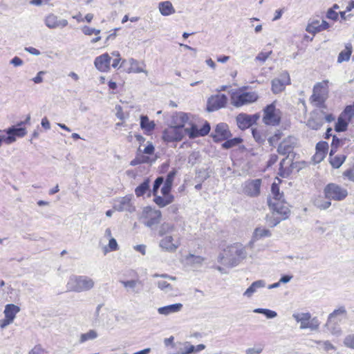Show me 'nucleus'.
Masks as SVG:
<instances>
[{"label":"nucleus","instance_id":"34","mask_svg":"<svg viewBox=\"0 0 354 354\" xmlns=\"http://www.w3.org/2000/svg\"><path fill=\"white\" fill-rule=\"evenodd\" d=\"M153 201L160 207H164L174 201V196H163V197H162L156 194L154 196Z\"/></svg>","mask_w":354,"mask_h":354},{"label":"nucleus","instance_id":"8","mask_svg":"<svg viewBox=\"0 0 354 354\" xmlns=\"http://www.w3.org/2000/svg\"><path fill=\"white\" fill-rule=\"evenodd\" d=\"M328 97V89L324 83H317L314 86L311 102L319 108H325L324 102Z\"/></svg>","mask_w":354,"mask_h":354},{"label":"nucleus","instance_id":"14","mask_svg":"<svg viewBox=\"0 0 354 354\" xmlns=\"http://www.w3.org/2000/svg\"><path fill=\"white\" fill-rule=\"evenodd\" d=\"M261 180L254 179L245 181L243 185V192L250 197L258 196L260 194Z\"/></svg>","mask_w":354,"mask_h":354},{"label":"nucleus","instance_id":"17","mask_svg":"<svg viewBox=\"0 0 354 354\" xmlns=\"http://www.w3.org/2000/svg\"><path fill=\"white\" fill-rule=\"evenodd\" d=\"M44 24L50 29L63 28L68 25V21L65 19H59L58 16L50 13L45 17Z\"/></svg>","mask_w":354,"mask_h":354},{"label":"nucleus","instance_id":"45","mask_svg":"<svg viewBox=\"0 0 354 354\" xmlns=\"http://www.w3.org/2000/svg\"><path fill=\"white\" fill-rule=\"evenodd\" d=\"M341 114L351 121L354 117V107L352 104L346 106Z\"/></svg>","mask_w":354,"mask_h":354},{"label":"nucleus","instance_id":"31","mask_svg":"<svg viewBox=\"0 0 354 354\" xmlns=\"http://www.w3.org/2000/svg\"><path fill=\"white\" fill-rule=\"evenodd\" d=\"M157 286L158 288H160L166 294L169 295H176L177 291L174 290V287L165 280L158 281Z\"/></svg>","mask_w":354,"mask_h":354},{"label":"nucleus","instance_id":"12","mask_svg":"<svg viewBox=\"0 0 354 354\" xmlns=\"http://www.w3.org/2000/svg\"><path fill=\"white\" fill-rule=\"evenodd\" d=\"M290 84V78L287 71L281 73L280 77L272 80V91L274 94L281 93L284 91L286 86Z\"/></svg>","mask_w":354,"mask_h":354},{"label":"nucleus","instance_id":"57","mask_svg":"<svg viewBox=\"0 0 354 354\" xmlns=\"http://www.w3.org/2000/svg\"><path fill=\"white\" fill-rule=\"evenodd\" d=\"M328 149V144L325 142H318L316 145V150L320 152L326 153V151Z\"/></svg>","mask_w":354,"mask_h":354},{"label":"nucleus","instance_id":"54","mask_svg":"<svg viewBox=\"0 0 354 354\" xmlns=\"http://www.w3.org/2000/svg\"><path fill=\"white\" fill-rule=\"evenodd\" d=\"M176 175V171L175 169H173L172 171H169L168 173V174L167 175V178L164 183L172 186Z\"/></svg>","mask_w":354,"mask_h":354},{"label":"nucleus","instance_id":"33","mask_svg":"<svg viewBox=\"0 0 354 354\" xmlns=\"http://www.w3.org/2000/svg\"><path fill=\"white\" fill-rule=\"evenodd\" d=\"M271 234V232L265 227H257L253 232L252 239L258 241L264 237H270Z\"/></svg>","mask_w":354,"mask_h":354},{"label":"nucleus","instance_id":"52","mask_svg":"<svg viewBox=\"0 0 354 354\" xmlns=\"http://www.w3.org/2000/svg\"><path fill=\"white\" fill-rule=\"evenodd\" d=\"M342 140L337 138L335 136L333 137V141L331 144L330 153H335L337 151V147L340 145Z\"/></svg>","mask_w":354,"mask_h":354},{"label":"nucleus","instance_id":"1","mask_svg":"<svg viewBox=\"0 0 354 354\" xmlns=\"http://www.w3.org/2000/svg\"><path fill=\"white\" fill-rule=\"evenodd\" d=\"M209 131L210 125L208 122H205L203 127L199 129L194 124H191V127H186L185 129L171 126L163 131L162 139L167 142H178L183 138L185 134H187L189 138L193 139L199 136H206Z\"/></svg>","mask_w":354,"mask_h":354},{"label":"nucleus","instance_id":"42","mask_svg":"<svg viewBox=\"0 0 354 354\" xmlns=\"http://www.w3.org/2000/svg\"><path fill=\"white\" fill-rule=\"evenodd\" d=\"M174 230L175 226L174 224L164 223L161 225L158 233L160 236H166L168 234L172 233Z\"/></svg>","mask_w":354,"mask_h":354},{"label":"nucleus","instance_id":"44","mask_svg":"<svg viewBox=\"0 0 354 354\" xmlns=\"http://www.w3.org/2000/svg\"><path fill=\"white\" fill-rule=\"evenodd\" d=\"M253 312L263 314L268 319H272L277 316V313L275 311L266 308H256Z\"/></svg>","mask_w":354,"mask_h":354},{"label":"nucleus","instance_id":"3","mask_svg":"<svg viewBox=\"0 0 354 354\" xmlns=\"http://www.w3.org/2000/svg\"><path fill=\"white\" fill-rule=\"evenodd\" d=\"M94 286V280L88 276L72 275L67 282L66 288L68 291L82 292L91 290Z\"/></svg>","mask_w":354,"mask_h":354},{"label":"nucleus","instance_id":"29","mask_svg":"<svg viewBox=\"0 0 354 354\" xmlns=\"http://www.w3.org/2000/svg\"><path fill=\"white\" fill-rule=\"evenodd\" d=\"M353 52V47L351 43H347L345 45V48L342 50L337 57V62L342 63L347 62L350 59L351 55Z\"/></svg>","mask_w":354,"mask_h":354},{"label":"nucleus","instance_id":"10","mask_svg":"<svg viewBox=\"0 0 354 354\" xmlns=\"http://www.w3.org/2000/svg\"><path fill=\"white\" fill-rule=\"evenodd\" d=\"M143 216L147 219L144 223L145 225L148 227L153 228L160 222L162 214L160 210L147 207L143 210Z\"/></svg>","mask_w":354,"mask_h":354},{"label":"nucleus","instance_id":"61","mask_svg":"<svg viewBox=\"0 0 354 354\" xmlns=\"http://www.w3.org/2000/svg\"><path fill=\"white\" fill-rule=\"evenodd\" d=\"M46 73V71H41L37 73V75L32 79L35 84H39L43 82L42 75Z\"/></svg>","mask_w":354,"mask_h":354},{"label":"nucleus","instance_id":"9","mask_svg":"<svg viewBox=\"0 0 354 354\" xmlns=\"http://www.w3.org/2000/svg\"><path fill=\"white\" fill-rule=\"evenodd\" d=\"M281 113L277 109L274 103H272L263 109V121L267 125L276 126L280 122Z\"/></svg>","mask_w":354,"mask_h":354},{"label":"nucleus","instance_id":"43","mask_svg":"<svg viewBox=\"0 0 354 354\" xmlns=\"http://www.w3.org/2000/svg\"><path fill=\"white\" fill-rule=\"evenodd\" d=\"M314 205L320 209H326L331 205V202L330 200H324L319 196L315 199Z\"/></svg>","mask_w":354,"mask_h":354},{"label":"nucleus","instance_id":"48","mask_svg":"<svg viewBox=\"0 0 354 354\" xmlns=\"http://www.w3.org/2000/svg\"><path fill=\"white\" fill-rule=\"evenodd\" d=\"M241 142V139L235 138L226 140L223 145V147L225 149H230L234 146L239 145Z\"/></svg>","mask_w":354,"mask_h":354},{"label":"nucleus","instance_id":"20","mask_svg":"<svg viewBox=\"0 0 354 354\" xmlns=\"http://www.w3.org/2000/svg\"><path fill=\"white\" fill-rule=\"evenodd\" d=\"M171 123L173 127H178L185 129L186 124L190 126L192 123L189 122V114L184 112H176L171 115Z\"/></svg>","mask_w":354,"mask_h":354},{"label":"nucleus","instance_id":"21","mask_svg":"<svg viewBox=\"0 0 354 354\" xmlns=\"http://www.w3.org/2000/svg\"><path fill=\"white\" fill-rule=\"evenodd\" d=\"M111 57L104 53L95 59L94 64L97 70L101 72H107L110 68Z\"/></svg>","mask_w":354,"mask_h":354},{"label":"nucleus","instance_id":"37","mask_svg":"<svg viewBox=\"0 0 354 354\" xmlns=\"http://www.w3.org/2000/svg\"><path fill=\"white\" fill-rule=\"evenodd\" d=\"M129 63L131 66L129 72H133L136 73H144L147 75V71H145L142 66H140L138 61L133 58L129 59Z\"/></svg>","mask_w":354,"mask_h":354},{"label":"nucleus","instance_id":"13","mask_svg":"<svg viewBox=\"0 0 354 354\" xmlns=\"http://www.w3.org/2000/svg\"><path fill=\"white\" fill-rule=\"evenodd\" d=\"M227 97L224 94H217L211 96L207 101V111H214L225 106Z\"/></svg>","mask_w":354,"mask_h":354},{"label":"nucleus","instance_id":"49","mask_svg":"<svg viewBox=\"0 0 354 354\" xmlns=\"http://www.w3.org/2000/svg\"><path fill=\"white\" fill-rule=\"evenodd\" d=\"M149 160V158L147 156L138 155L137 157L131 162V165L135 166L138 164L146 163L148 162Z\"/></svg>","mask_w":354,"mask_h":354},{"label":"nucleus","instance_id":"58","mask_svg":"<svg viewBox=\"0 0 354 354\" xmlns=\"http://www.w3.org/2000/svg\"><path fill=\"white\" fill-rule=\"evenodd\" d=\"M172 186L164 183V185L161 189V193L163 196H171L169 194Z\"/></svg>","mask_w":354,"mask_h":354},{"label":"nucleus","instance_id":"18","mask_svg":"<svg viewBox=\"0 0 354 354\" xmlns=\"http://www.w3.org/2000/svg\"><path fill=\"white\" fill-rule=\"evenodd\" d=\"M296 145L297 139L293 136H288L279 144L277 151L281 155H288L293 151Z\"/></svg>","mask_w":354,"mask_h":354},{"label":"nucleus","instance_id":"56","mask_svg":"<svg viewBox=\"0 0 354 354\" xmlns=\"http://www.w3.org/2000/svg\"><path fill=\"white\" fill-rule=\"evenodd\" d=\"M154 151L155 148L152 142H148L147 146L143 149L142 152L145 154L151 155L154 153Z\"/></svg>","mask_w":354,"mask_h":354},{"label":"nucleus","instance_id":"23","mask_svg":"<svg viewBox=\"0 0 354 354\" xmlns=\"http://www.w3.org/2000/svg\"><path fill=\"white\" fill-rule=\"evenodd\" d=\"M328 318L341 324L343 319L347 318V310L345 306H341L337 309H335L328 315Z\"/></svg>","mask_w":354,"mask_h":354},{"label":"nucleus","instance_id":"59","mask_svg":"<svg viewBox=\"0 0 354 354\" xmlns=\"http://www.w3.org/2000/svg\"><path fill=\"white\" fill-rule=\"evenodd\" d=\"M270 54H271V52H268V53L261 52V53H259L258 55L256 57V59L259 60L260 62H264L268 58V57L270 56Z\"/></svg>","mask_w":354,"mask_h":354},{"label":"nucleus","instance_id":"40","mask_svg":"<svg viewBox=\"0 0 354 354\" xmlns=\"http://www.w3.org/2000/svg\"><path fill=\"white\" fill-rule=\"evenodd\" d=\"M321 23L319 20H313L306 26V30L313 35L321 32Z\"/></svg>","mask_w":354,"mask_h":354},{"label":"nucleus","instance_id":"19","mask_svg":"<svg viewBox=\"0 0 354 354\" xmlns=\"http://www.w3.org/2000/svg\"><path fill=\"white\" fill-rule=\"evenodd\" d=\"M231 136V133L228 130V127L225 123H220L216 125L212 138L214 141L219 142L228 139Z\"/></svg>","mask_w":354,"mask_h":354},{"label":"nucleus","instance_id":"63","mask_svg":"<svg viewBox=\"0 0 354 354\" xmlns=\"http://www.w3.org/2000/svg\"><path fill=\"white\" fill-rule=\"evenodd\" d=\"M30 354H45V352L41 346L37 345L31 350Z\"/></svg>","mask_w":354,"mask_h":354},{"label":"nucleus","instance_id":"11","mask_svg":"<svg viewBox=\"0 0 354 354\" xmlns=\"http://www.w3.org/2000/svg\"><path fill=\"white\" fill-rule=\"evenodd\" d=\"M159 245L167 252H174L180 245V239L179 237L166 235L160 241Z\"/></svg>","mask_w":354,"mask_h":354},{"label":"nucleus","instance_id":"62","mask_svg":"<svg viewBox=\"0 0 354 354\" xmlns=\"http://www.w3.org/2000/svg\"><path fill=\"white\" fill-rule=\"evenodd\" d=\"M326 17L330 19L335 21L338 18V13L335 12L332 9H329L327 12Z\"/></svg>","mask_w":354,"mask_h":354},{"label":"nucleus","instance_id":"46","mask_svg":"<svg viewBox=\"0 0 354 354\" xmlns=\"http://www.w3.org/2000/svg\"><path fill=\"white\" fill-rule=\"evenodd\" d=\"M320 349H323L325 351H329L335 350V347L329 341H318L317 342Z\"/></svg>","mask_w":354,"mask_h":354},{"label":"nucleus","instance_id":"5","mask_svg":"<svg viewBox=\"0 0 354 354\" xmlns=\"http://www.w3.org/2000/svg\"><path fill=\"white\" fill-rule=\"evenodd\" d=\"M295 320L300 324L299 328L310 329L311 331L317 330L319 328L320 322L317 317H311L309 313H297L292 315Z\"/></svg>","mask_w":354,"mask_h":354},{"label":"nucleus","instance_id":"50","mask_svg":"<svg viewBox=\"0 0 354 354\" xmlns=\"http://www.w3.org/2000/svg\"><path fill=\"white\" fill-rule=\"evenodd\" d=\"M163 183L164 178L162 176H159L156 179L152 189V194L153 196L157 194L158 189Z\"/></svg>","mask_w":354,"mask_h":354},{"label":"nucleus","instance_id":"26","mask_svg":"<svg viewBox=\"0 0 354 354\" xmlns=\"http://www.w3.org/2000/svg\"><path fill=\"white\" fill-rule=\"evenodd\" d=\"M183 308V304L180 303L174 304L158 308V313L162 315H169L173 313L180 312Z\"/></svg>","mask_w":354,"mask_h":354},{"label":"nucleus","instance_id":"51","mask_svg":"<svg viewBox=\"0 0 354 354\" xmlns=\"http://www.w3.org/2000/svg\"><path fill=\"white\" fill-rule=\"evenodd\" d=\"M108 247L109 248V251H115L118 249V245L117 243L116 240L114 238H111L109 239ZM108 252L109 250L107 248H104V253H107Z\"/></svg>","mask_w":354,"mask_h":354},{"label":"nucleus","instance_id":"4","mask_svg":"<svg viewBox=\"0 0 354 354\" xmlns=\"http://www.w3.org/2000/svg\"><path fill=\"white\" fill-rule=\"evenodd\" d=\"M229 93L231 103L236 107L254 102L259 97L256 92H243L241 89H232Z\"/></svg>","mask_w":354,"mask_h":354},{"label":"nucleus","instance_id":"39","mask_svg":"<svg viewBox=\"0 0 354 354\" xmlns=\"http://www.w3.org/2000/svg\"><path fill=\"white\" fill-rule=\"evenodd\" d=\"M349 122L350 120L340 114L335 124V131L337 132H342L346 131Z\"/></svg>","mask_w":354,"mask_h":354},{"label":"nucleus","instance_id":"41","mask_svg":"<svg viewBox=\"0 0 354 354\" xmlns=\"http://www.w3.org/2000/svg\"><path fill=\"white\" fill-rule=\"evenodd\" d=\"M149 190V180L146 179L142 183L138 186L135 189V194L138 197L143 196Z\"/></svg>","mask_w":354,"mask_h":354},{"label":"nucleus","instance_id":"47","mask_svg":"<svg viewBox=\"0 0 354 354\" xmlns=\"http://www.w3.org/2000/svg\"><path fill=\"white\" fill-rule=\"evenodd\" d=\"M195 346L192 345L189 342H185L183 347L180 348V354H189L194 352Z\"/></svg>","mask_w":354,"mask_h":354},{"label":"nucleus","instance_id":"30","mask_svg":"<svg viewBox=\"0 0 354 354\" xmlns=\"http://www.w3.org/2000/svg\"><path fill=\"white\" fill-rule=\"evenodd\" d=\"M236 122L238 127L241 129H245L249 128L252 125V120L250 115H248L246 114H239L236 117Z\"/></svg>","mask_w":354,"mask_h":354},{"label":"nucleus","instance_id":"7","mask_svg":"<svg viewBox=\"0 0 354 354\" xmlns=\"http://www.w3.org/2000/svg\"><path fill=\"white\" fill-rule=\"evenodd\" d=\"M268 205L273 210L274 223L273 226L277 225L281 221L288 218L290 209L287 203L283 202L268 201Z\"/></svg>","mask_w":354,"mask_h":354},{"label":"nucleus","instance_id":"24","mask_svg":"<svg viewBox=\"0 0 354 354\" xmlns=\"http://www.w3.org/2000/svg\"><path fill=\"white\" fill-rule=\"evenodd\" d=\"M204 259L201 256H196L192 254L186 256L184 259L185 264L193 269H197L203 265Z\"/></svg>","mask_w":354,"mask_h":354},{"label":"nucleus","instance_id":"55","mask_svg":"<svg viewBox=\"0 0 354 354\" xmlns=\"http://www.w3.org/2000/svg\"><path fill=\"white\" fill-rule=\"evenodd\" d=\"M263 348L261 346H258L256 347L249 348L246 349V354H259L262 352Z\"/></svg>","mask_w":354,"mask_h":354},{"label":"nucleus","instance_id":"22","mask_svg":"<svg viewBox=\"0 0 354 354\" xmlns=\"http://www.w3.org/2000/svg\"><path fill=\"white\" fill-rule=\"evenodd\" d=\"M324 328L326 331L330 333L331 335L335 336H339L342 333V330L340 326V324L333 321L332 319L327 318L326 324L324 325Z\"/></svg>","mask_w":354,"mask_h":354},{"label":"nucleus","instance_id":"28","mask_svg":"<svg viewBox=\"0 0 354 354\" xmlns=\"http://www.w3.org/2000/svg\"><path fill=\"white\" fill-rule=\"evenodd\" d=\"M158 9L162 16H169L175 13V9L169 1H162L158 3Z\"/></svg>","mask_w":354,"mask_h":354},{"label":"nucleus","instance_id":"25","mask_svg":"<svg viewBox=\"0 0 354 354\" xmlns=\"http://www.w3.org/2000/svg\"><path fill=\"white\" fill-rule=\"evenodd\" d=\"M120 283L122 284L127 292H131L135 294H138L140 292V288H138V286L141 284V281L138 279L120 280Z\"/></svg>","mask_w":354,"mask_h":354},{"label":"nucleus","instance_id":"27","mask_svg":"<svg viewBox=\"0 0 354 354\" xmlns=\"http://www.w3.org/2000/svg\"><path fill=\"white\" fill-rule=\"evenodd\" d=\"M266 282L263 280H257L254 281L249 288L243 292V296L250 298L257 292L258 289L265 287Z\"/></svg>","mask_w":354,"mask_h":354},{"label":"nucleus","instance_id":"15","mask_svg":"<svg viewBox=\"0 0 354 354\" xmlns=\"http://www.w3.org/2000/svg\"><path fill=\"white\" fill-rule=\"evenodd\" d=\"M4 132L8 134V136H5V142L8 145L15 142L16 141V137L23 138L27 133L26 128L15 126L5 129Z\"/></svg>","mask_w":354,"mask_h":354},{"label":"nucleus","instance_id":"53","mask_svg":"<svg viewBox=\"0 0 354 354\" xmlns=\"http://www.w3.org/2000/svg\"><path fill=\"white\" fill-rule=\"evenodd\" d=\"M344 344L351 348H354V335H348L344 339Z\"/></svg>","mask_w":354,"mask_h":354},{"label":"nucleus","instance_id":"64","mask_svg":"<svg viewBox=\"0 0 354 354\" xmlns=\"http://www.w3.org/2000/svg\"><path fill=\"white\" fill-rule=\"evenodd\" d=\"M10 63L15 66H20L23 64L24 62L21 58L15 57L10 60Z\"/></svg>","mask_w":354,"mask_h":354},{"label":"nucleus","instance_id":"32","mask_svg":"<svg viewBox=\"0 0 354 354\" xmlns=\"http://www.w3.org/2000/svg\"><path fill=\"white\" fill-rule=\"evenodd\" d=\"M20 311V308L15 304H7L5 306L4 315L6 317H8L14 321L16 315Z\"/></svg>","mask_w":354,"mask_h":354},{"label":"nucleus","instance_id":"6","mask_svg":"<svg viewBox=\"0 0 354 354\" xmlns=\"http://www.w3.org/2000/svg\"><path fill=\"white\" fill-rule=\"evenodd\" d=\"M325 198L328 200L341 201L348 196L346 189L335 183H329L324 189Z\"/></svg>","mask_w":354,"mask_h":354},{"label":"nucleus","instance_id":"2","mask_svg":"<svg viewBox=\"0 0 354 354\" xmlns=\"http://www.w3.org/2000/svg\"><path fill=\"white\" fill-rule=\"evenodd\" d=\"M248 252L241 243H236L227 246L218 256V262L227 267H235L246 259Z\"/></svg>","mask_w":354,"mask_h":354},{"label":"nucleus","instance_id":"60","mask_svg":"<svg viewBox=\"0 0 354 354\" xmlns=\"http://www.w3.org/2000/svg\"><path fill=\"white\" fill-rule=\"evenodd\" d=\"M344 175L350 180L354 182V167L344 171Z\"/></svg>","mask_w":354,"mask_h":354},{"label":"nucleus","instance_id":"36","mask_svg":"<svg viewBox=\"0 0 354 354\" xmlns=\"http://www.w3.org/2000/svg\"><path fill=\"white\" fill-rule=\"evenodd\" d=\"M97 337V332L95 330L91 329L86 333L80 335L79 342L83 344L86 341L95 339Z\"/></svg>","mask_w":354,"mask_h":354},{"label":"nucleus","instance_id":"35","mask_svg":"<svg viewBox=\"0 0 354 354\" xmlns=\"http://www.w3.org/2000/svg\"><path fill=\"white\" fill-rule=\"evenodd\" d=\"M334 153H330L329 156L330 163L331 164L333 168H339L342 166L346 159V156L343 154H339L337 156H333Z\"/></svg>","mask_w":354,"mask_h":354},{"label":"nucleus","instance_id":"16","mask_svg":"<svg viewBox=\"0 0 354 354\" xmlns=\"http://www.w3.org/2000/svg\"><path fill=\"white\" fill-rule=\"evenodd\" d=\"M132 196H126L117 199L115 201L113 209L118 212H133L135 211V207L131 203Z\"/></svg>","mask_w":354,"mask_h":354},{"label":"nucleus","instance_id":"38","mask_svg":"<svg viewBox=\"0 0 354 354\" xmlns=\"http://www.w3.org/2000/svg\"><path fill=\"white\" fill-rule=\"evenodd\" d=\"M155 123L153 121H150L147 115H141L140 117V127L147 131H151L155 128Z\"/></svg>","mask_w":354,"mask_h":354}]
</instances>
